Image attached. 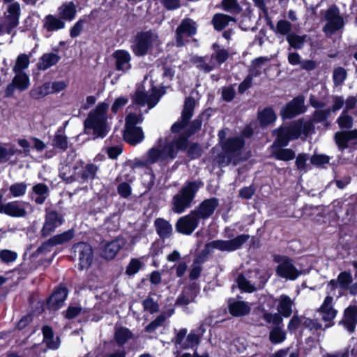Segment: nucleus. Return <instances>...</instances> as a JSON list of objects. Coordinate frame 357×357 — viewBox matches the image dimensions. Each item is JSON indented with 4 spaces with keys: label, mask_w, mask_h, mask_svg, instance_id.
<instances>
[{
    "label": "nucleus",
    "mask_w": 357,
    "mask_h": 357,
    "mask_svg": "<svg viewBox=\"0 0 357 357\" xmlns=\"http://www.w3.org/2000/svg\"><path fill=\"white\" fill-rule=\"evenodd\" d=\"M195 105V102L192 98H186L181 121L172 126V135L165 139L160 138L155 146L149 150L143 160L138 162V165L147 166L158 162H169L176 157L178 151L186 148L187 138L201 126V123L196 121L195 130L189 132L188 128V123L192 116Z\"/></svg>",
    "instance_id": "nucleus-1"
},
{
    "label": "nucleus",
    "mask_w": 357,
    "mask_h": 357,
    "mask_svg": "<svg viewBox=\"0 0 357 357\" xmlns=\"http://www.w3.org/2000/svg\"><path fill=\"white\" fill-rule=\"evenodd\" d=\"M312 130V124L310 121H303L298 120L291 124L288 128H282L277 132V139L272 145V147L275 146H286L289 142L292 139H296L304 135L307 137L311 133Z\"/></svg>",
    "instance_id": "nucleus-2"
},
{
    "label": "nucleus",
    "mask_w": 357,
    "mask_h": 357,
    "mask_svg": "<svg viewBox=\"0 0 357 357\" xmlns=\"http://www.w3.org/2000/svg\"><path fill=\"white\" fill-rule=\"evenodd\" d=\"M109 105L105 102L99 103L91 110L84 121L87 132L92 130L96 137H103L107 133V111Z\"/></svg>",
    "instance_id": "nucleus-3"
},
{
    "label": "nucleus",
    "mask_w": 357,
    "mask_h": 357,
    "mask_svg": "<svg viewBox=\"0 0 357 357\" xmlns=\"http://www.w3.org/2000/svg\"><path fill=\"white\" fill-rule=\"evenodd\" d=\"M161 40L157 33L152 31L138 33L132 41L131 50L136 56H144L159 50Z\"/></svg>",
    "instance_id": "nucleus-4"
},
{
    "label": "nucleus",
    "mask_w": 357,
    "mask_h": 357,
    "mask_svg": "<svg viewBox=\"0 0 357 357\" xmlns=\"http://www.w3.org/2000/svg\"><path fill=\"white\" fill-rule=\"evenodd\" d=\"M98 167L93 164H87L84 167L82 162H77L73 167L66 165L61 169L63 178L67 181L84 182L95 178Z\"/></svg>",
    "instance_id": "nucleus-5"
},
{
    "label": "nucleus",
    "mask_w": 357,
    "mask_h": 357,
    "mask_svg": "<svg viewBox=\"0 0 357 357\" xmlns=\"http://www.w3.org/2000/svg\"><path fill=\"white\" fill-rule=\"evenodd\" d=\"M199 182H190L186 184L173 198L172 211L176 213H183L190 205L195 193L201 187Z\"/></svg>",
    "instance_id": "nucleus-6"
},
{
    "label": "nucleus",
    "mask_w": 357,
    "mask_h": 357,
    "mask_svg": "<svg viewBox=\"0 0 357 357\" xmlns=\"http://www.w3.org/2000/svg\"><path fill=\"white\" fill-rule=\"evenodd\" d=\"M142 121V117L141 115L135 114L128 115L123 137L130 144L135 145L144 139V135L142 128L136 126L137 124L140 123Z\"/></svg>",
    "instance_id": "nucleus-7"
},
{
    "label": "nucleus",
    "mask_w": 357,
    "mask_h": 357,
    "mask_svg": "<svg viewBox=\"0 0 357 357\" xmlns=\"http://www.w3.org/2000/svg\"><path fill=\"white\" fill-rule=\"evenodd\" d=\"M326 22L323 27V31L327 36H331L337 31L343 29L344 22L343 17L340 13V10L336 6H330L324 15Z\"/></svg>",
    "instance_id": "nucleus-8"
},
{
    "label": "nucleus",
    "mask_w": 357,
    "mask_h": 357,
    "mask_svg": "<svg viewBox=\"0 0 357 357\" xmlns=\"http://www.w3.org/2000/svg\"><path fill=\"white\" fill-rule=\"evenodd\" d=\"M205 332V328L201 326L197 331H191L188 335L187 329H181L176 334L174 342L183 349L193 348L198 345L201 335Z\"/></svg>",
    "instance_id": "nucleus-9"
},
{
    "label": "nucleus",
    "mask_w": 357,
    "mask_h": 357,
    "mask_svg": "<svg viewBox=\"0 0 357 357\" xmlns=\"http://www.w3.org/2000/svg\"><path fill=\"white\" fill-rule=\"evenodd\" d=\"M277 274L286 280H295L301 274V271L297 268L293 261L287 257H277Z\"/></svg>",
    "instance_id": "nucleus-10"
},
{
    "label": "nucleus",
    "mask_w": 357,
    "mask_h": 357,
    "mask_svg": "<svg viewBox=\"0 0 357 357\" xmlns=\"http://www.w3.org/2000/svg\"><path fill=\"white\" fill-rule=\"evenodd\" d=\"M351 282V275L347 272H342L337 276V280H331L327 284V294L337 297L341 296L346 290L349 289Z\"/></svg>",
    "instance_id": "nucleus-11"
},
{
    "label": "nucleus",
    "mask_w": 357,
    "mask_h": 357,
    "mask_svg": "<svg viewBox=\"0 0 357 357\" xmlns=\"http://www.w3.org/2000/svg\"><path fill=\"white\" fill-rule=\"evenodd\" d=\"M160 97L159 91L156 88L152 87L149 91H145L144 89L141 86L137 89L133 96V101L139 105L144 106L147 105L149 109H151L156 105Z\"/></svg>",
    "instance_id": "nucleus-12"
},
{
    "label": "nucleus",
    "mask_w": 357,
    "mask_h": 357,
    "mask_svg": "<svg viewBox=\"0 0 357 357\" xmlns=\"http://www.w3.org/2000/svg\"><path fill=\"white\" fill-rule=\"evenodd\" d=\"M3 197V194L1 191L0 213L16 218L24 217L26 215V209L30 208L29 203L24 202H10L3 204L2 202Z\"/></svg>",
    "instance_id": "nucleus-13"
},
{
    "label": "nucleus",
    "mask_w": 357,
    "mask_h": 357,
    "mask_svg": "<svg viewBox=\"0 0 357 357\" xmlns=\"http://www.w3.org/2000/svg\"><path fill=\"white\" fill-rule=\"evenodd\" d=\"M20 15V6L18 3L9 4L4 12L3 20V29L8 33L18 25Z\"/></svg>",
    "instance_id": "nucleus-14"
},
{
    "label": "nucleus",
    "mask_w": 357,
    "mask_h": 357,
    "mask_svg": "<svg viewBox=\"0 0 357 357\" xmlns=\"http://www.w3.org/2000/svg\"><path fill=\"white\" fill-rule=\"evenodd\" d=\"M268 305L277 303V310L284 317H289L292 313L294 306V299L285 294L280 295L278 298L274 299L272 296L266 297Z\"/></svg>",
    "instance_id": "nucleus-15"
},
{
    "label": "nucleus",
    "mask_w": 357,
    "mask_h": 357,
    "mask_svg": "<svg viewBox=\"0 0 357 357\" xmlns=\"http://www.w3.org/2000/svg\"><path fill=\"white\" fill-rule=\"evenodd\" d=\"M250 238L249 235L241 234L227 241H214L209 245L221 251L232 252L239 249Z\"/></svg>",
    "instance_id": "nucleus-16"
},
{
    "label": "nucleus",
    "mask_w": 357,
    "mask_h": 357,
    "mask_svg": "<svg viewBox=\"0 0 357 357\" xmlns=\"http://www.w3.org/2000/svg\"><path fill=\"white\" fill-rule=\"evenodd\" d=\"M199 218L197 212H191L187 215L180 218L176 225L178 232L189 235L191 234L199 225Z\"/></svg>",
    "instance_id": "nucleus-17"
},
{
    "label": "nucleus",
    "mask_w": 357,
    "mask_h": 357,
    "mask_svg": "<svg viewBox=\"0 0 357 357\" xmlns=\"http://www.w3.org/2000/svg\"><path fill=\"white\" fill-rule=\"evenodd\" d=\"M333 296L332 294H328L318 310V312L321 317V319L326 323L325 325L326 328L331 327L333 325L332 321L337 314V310L333 305Z\"/></svg>",
    "instance_id": "nucleus-18"
},
{
    "label": "nucleus",
    "mask_w": 357,
    "mask_h": 357,
    "mask_svg": "<svg viewBox=\"0 0 357 357\" xmlns=\"http://www.w3.org/2000/svg\"><path fill=\"white\" fill-rule=\"evenodd\" d=\"M305 110L304 98L303 97H298L289 102L281 110V116L283 119H291L304 112Z\"/></svg>",
    "instance_id": "nucleus-19"
},
{
    "label": "nucleus",
    "mask_w": 357,
    "mask_h": 357,
    "mask_svg": "<svg viewBox=\"0 0 357 357\" xmlns=\"http://www.w3.org/2000/svg\"><path fill=\"white\" fill-rule=\"evenodd\" d=\"M195 22L190 19L184 20L176 29V43L178 46L184 44V38L196 33Z\"/></svg>",
    "instance_id": "nucleus-20"
},
{
    "label": "nucleus",
    "mask_w": 357,
    "mask_h": 357,
    "mask_svg": "<svg viewBox=\"0 0 357 357\" xmlns=\"http://www.w3.org/2000/svg\"><path fill=\"white\" fill-rule=\"evenodd\" d=\"M112 56L115 61L116 69L123 73H127L132 67L131 66V55L130 54L124 50H116L113 54Z\"/></svg>",
    "instance_id": "nucleus-21"
},
{
    "label": "nucleus",
    "mask_w": 357,
    "mask_h": 357,
    "mask_svg": "<svg viewBox=\"0 0 357 357\" xmlns=\"http://www.w3.org/2000/svg\"><path fill=\"white\" fill-rule=\"evenodd\" d=\"M73 250L79 253L80 268H87L92 261L91 247L86 243H79L73 246Z\"/></svg>",
    "instance_id": "nucleus-22"
},
{
    "label": "nucleus",
    "mask_w": 357,
    "mask_h": 357,
    "mask_svg": "<svg viewBox=\"0 0 357 357\" xmlns=\"http://www.w3.org/2000/svg\"><path fill=\"white\" fill-rule=\"evenodd\" d=\"M62 216L55 211H51L47 213L45 222L42 229L43 234L47 236L50 234L54 229L62 225Z\"/></svg>",
    "instance_id": "nucleus-23"
},
{
    "label": "nucleus",
    "mask_w": 357,
    "mask_h": 357,
    "mask_svg": "<svg viewBox=\"0 0 357 357\" xmlns=\"http://www.w3.org/2000/svg\"><path fill=\"white\" fill-rule=\"evenodd\" d=\"M124 245L125 241L122 238H117L107 243L102 251V256L107 259H112Z\"/></svg>",
    "instance_id": "nucleus-24"
},
{
    "label": "nucleus",
    "mask_w": 357,
    "mask_h": 357,
    "mask_svg": "<svg viewBox=\"0 0 357 357\" xmlns=\"http://www.w3.org/2000/svg\"><path fill=\"white\" fill-rule=\"evenodd\" d=\"M357 324V306H349L344 311V318L343 321L344 326L348 331L352 333L355 330Z\"/></svg>",
    "instance_id": "nucleus-25"
},
{
    "label": "nucleus",
    "mask_w": 357,
    "mask_h": 357,
    "mask_svg": "<svg viewBox=\"0 0 357 357\" xmlns=\"http://www.w3.org/2000/svg\"><path fill=\"white\" fill-rule=\"evenodd\" d=\"M67 297V291L65 288L57 289L50 297L47 305L50 309L56 310L61 307Z\"/></svg>",
    "instance_id": "nucleus-26"
},
{
    "label": "nucleus",
    "mask_w": 357,
    "mask_h": 357,
    "mask_svg": "<svg viewBox=\"0 0 357 357\" xmlns=\"http://www.w3.org/2000/svg\"><path fill=\"white\" fill-rule=\"evenodd\" d=\"M218 205V201L215 198L206 199L202 202L197 212L199 218H206L209 217Z\"/></svg>",
    "instance_id": "nucleus-27"
},
{
    "label": "nucleus",
    "mask_w": 357,
    "mask_h": 357,
    "mask_svg": "<svg viewBox=\"0 0 357 357\" xmlns=\"http://www.w3.org/2000/svg\"><path fill=\"white\" fill-rule=\"evenodd\" d=\"M43 26L47 31H56L64 29L66 24L61 17L48 15L43 20Z\"/></svg>",
    "instance_id": "nucleus-28"
},
{
    "label": "nucleus",
    "mask_w": 357,
    "mask_h": 357,
    "mask_svg": "<svg viewBox=\"0 0 357 357\" xmlns=\"http://www.w3.org/2000/svg\"><path fill=\"white\" fill-rule=\"evenodd\" d=\"M58 13L63 20L72 21L75 18L77 8L73 2H66L59 7Z\"/></svg>",
    "instance_id": "nucleus-29"
},
{
    "label": "nucleus",
    "mask_w": 357,
    "mask_h": 357,
    "mask_svg": "<svg viewBox=\"0 0 357 357\" xmlns=\"http://www.w3.org/2000/svg\"><path fill=\"white\" fill-rule=\"evenodd\" d=\"M229 309L233 316L240 317L248 314L250 307L244 301H233L229 303Z\"/></svg>",
    "instance_id": "nucleus-30"
},
{
    "label": "nucleus",
    "mask_w": 357,
    "mask_h": 357,
    "mask_svg": "<svg viewBox=\"0 0 357 357\" xmlns=\"http://www.w3.org/2000/svg\"><path fill=\"white\" fill-rule=\"evenodd\" d=\"M357 134V130L348 132H337L335 135V140L340 150L347 147V143L351 139H354Z\"/></svg>",
    "instance_id": "nucleus-31"
},
{
    "label": "nucleus",
    "mask_w": 357,
    "mask_h": 357,
    "mask_svg": "<svg viewBox=\"0 0 357 357\" xmlns=\"http://www.w3.org/2000/svg\"><path fill=\"white\" fill-rule=\"evenodd\" d=\"M48 194V187L43 183H38L32 188L31 198L37 204H42L47 197Z\"/></svg>",
    "instance_id": "nucleus-32"
},
{
    "label": "nucleus",
    "mask_w": 357,
    "mask_h": 357,
    "mask_svg": "<svg viewBox=\"0 0 357 357\" xmlns=\"http://www.w3.org/2000/svg\"><path fill=\"white\" fill-rule=\"evenodd\" d=\"M15 73V75L13 77V84H15V89L21 91L26 90L30 86V79L29 75L23 72Z\"/></svg>",
    "instance_id": "nucleus-33"
},
{
    "label": "nucleus",
    "mask_w": 357,
    "mask_h": 357,
    "mask_svg": "<svg viewBox=\"0 0 357 357\" xmlns=\"http://www.w3.org/2000/svg\"><path fill=\"white\" fill-rule=\"evenodd\" d=\"M155 226L158 235L163 238H168L172 231V225L162 218H158L155 221Z\"/></svg>",
    "instance_id": "nucleus-34"
},
{
    "label": "nucleus",
    "mask_w": 357,
    "mask_h": 357,
    "mask_svg": "<svg viewBox=\"0 0 357 357\" xmlns=\"http://www.w3.org/2000/svg\"><path fill=\"white\" fill-rule=\"evenodd\" d=\"M50 94H52L50 82L35 86L30 91L31 97L36 100L41 99Z\"/></svg>",
    "instance_id": "nucleus-35"
},
{
    "label": "nucleus",
    "mask_w": 357,
    "mask_h": 357,
    "mask_svg": "<svg viewBox=\"0 0 357 357\" xmlns=\"http://www.w3.org/2000/svg\"><path fill=\"white\" fill-rule=\"evenodd\" d=\"M59 61V56L53 53L45 54L38 63V68L45 70L55 65Z\"/></svg>",
    "instance_id": "nucleus-36"
},
{
    "label": "nucleus",
    "mask_w": 357,
    "mask_h": 357,
    "mask_svg": "<svg viewBox=\"0 0 357 357\" xmlns=\"http://www.w3.org/2000/svg\"><path fill=\"white\" fill-rule=\"evenodd\" d=\"M73 236L74 231L73 229H70L61 234L53 236L48 240L47 244L52 246L62 244L71 240Z\"/></svg>",
    "instance_id": "nucleus-37"
},
{
    "label": "nucleus",
    "mask_w": 357,
    "mask_h": 357,
    "mask_svg": "<svg viewBox=\"0 0 357 357\" xmlns=\"http://www.w3.org/2000/svg\"><path fill=\"white\" fill-rule=\"evenodd\" d=\"M44 341L47 346L52 349H56L59 347V342L58 337L54 338L53 332L50 327L44 326L43 328Z\"/></svg>",
    "instance_id": "nucleus-38"
},
{
    "label": "nucleus",
    "mask_w": 357,
    "mask_h": 357,
    "mask_svg": "<svg viewBox=\"0 0 357 357\" xmlns=\"http://www.w3.org/2000/svg\"><path fill=\"white\" fill-rule=\"evenodd\" d=\"M278 146L273 147L275 150L273 155L279 160L289 161L294 158L295 152L290 149L277 148Z\"/></svg>",
    "instance_id": "nucleus-39"
},
{
    "label": "nucleus",
    "mask_w": 357,
    "mask_h": 357,
    "mask_svg": "<svg viewBox=\"0 0 357 357\" xmlns=\"http://www.w3.org/2000/svg\"><path fill=\"white\" fill-rule=\"evenodd\" d=\"M276 114L271 108H266L258 114V119L261 126H267L276 120Z\"/></svg>",
    "instance_id": "nucleus-40"
},
{
    "label": "nucleus",
    "mask_w": 357,
    "mask_h": 357,
    "mask_svg": "<svg viewBox=\"0 0 357 357\" xmlns=\"http://www.w3.org/2000/svg\"><path fill=\"white\" fill-rule=\"evenodd\" d=\"M214 53L211 56V60H213L215 63V67L225 62L228 58V52L220 48V47L213 45Z\"/></svg>",
    "instance_id": "nucleus-41"
},
{
    "label": "nucleus",
    "mask_w": 357,
    "mask_h": 357,
    "mask_svg": "<svg viewBox=\"0 0 357 357\" xmlns=\"http://www.w3.org/2000/svg\"><path fill=\"white\" fill-rule=\"evenodd\" d=\"M114 337L117 343L122 345L132 337V334L129 329L124 327H119L116 328Z\"/></svg>",
    "instance_id": "nucleus-42"
},
{
    "label": "nucleus",
    "mask_w": 357,
    "mask_h": 357,
    "mask_svg": "<svg viewBox=\"0 0 357 357\" xmlns=\"http://www.w3.org/2000/svg\"><path fill=\"white\" fill-rule=\"evenodd\" d=\"M230 21H234V19L224 14H216L213 19L214 27L217 30L224 29Z\"/></svg>",
    "instance_id": "nucleus-43"
},
{
    "label": "nucleus",
    "mask_w": 357,
    "mask_h": 357,
    "mask_svg": "<svg viewBox=\"0 0 357 357\" xmlns=\"http://www.w3.org/2000/svg\"><path fill=\"white\" fill-rule=\"evenodd\" d=\"M18 153H21V151L13 146L7 148L0 145V163L6 162L11 156Z\"/></svg>",
    "instance_id": "nucleus-44"
},
{
    "label": "nucleus",
    "mask_w": 357,
    "mask_h": 357,
    "mask_svg": "<svg viewBox=\"0 0 357 357\" xmlns=\"http://www.w3.org/2000/svg\"><path fill=\"white\" fill-rule=\"evenodd\" d=\"M29 66V57L25 54H20L13 67L14 73L22 72L23 70L27 68Z\"/></svg>",
    "instance_id": "nucleus-45"
},
{
    "label": "nucleus",
    "mask_w": 357,
    "mask_h": 357,
    "mask_svg": "<svg viewBox=\"0 0 357 357\" xmlns=\"http://www.w3.org/2000/svg\"><path fill=\"white\" fill-rule=\"evenodd\" d=\"M238 287L245 292L251 293L257 289V284L251 283L243 275H239L237 278Z\"/></svg>",
    "instance_id": "nucleus-46"
},
{
    "label": "nucleus",
    "mask_w": 357,
    "mask_h": 357,
    "mask_svg": "<svg viewBox=\"0 0 357 357\" xmlns=\"http://www.w3.org/2000/svg\"><path fill=\"white\" fill-rule=\"evenodd\" d=\"M309 160V156L306 153H299L296 158V165L297 169L303 173H305L310 169L307 161Z\"/></svg>",
    "instance_id": "nucleus-47"
},
{
    "label": "nucleus",
    "mask_w": 357,
    "mask_h": 357,
    "mask_svg": "<svg viewBox=\"0 0 357 357\" xmlns=\"http://www.w3.org/2000/svg\"><path fill=\"white\" fill-rule=\"evenodd\" d=\"M269 338L274 344L281 343L285 339V333L280 327L275 326L271 331Z\"/></svg>",
    "instance_id": "nucleus-48"
},
{
    "label": "nucleus",
    "mask_w": 357,
    "mask_h": 357,
    "mask_svg": "<svg viewBox=\"0 0 357 357\" xmlns=\"http://www.w3.org/2000/svg\"><path fill=\"white\" fill-rule=\"evenodd\" d=\"M306 36H298L294 33L288 34L287 40L291 47L295 49H301L303 47L305 41Z\"/></svg>",
    "instance_id": "nucleus-49"
},
{
    "label": "nucleus",
    "mask_w": 357,
    "mask_h": 357,
    "mask_svg": "<svg viewBox=\"0 0 357 357\" xmlns=\"http://www.w3.org/2000/svg\"><path fill=\"white\" fill-rule=\"evenodd\" d=\"M193 60L194 62L196 63L197 67L205 72H209L212 70L214 68H215V63L213 62V60H211L209 63H206V58L195 56L193 59Z\"/></svg>",
    "instance_id": "nucleus-50"
},
{
    "label": "nucleus",
    "mask_w": 357,
    "mask_h": 357,
    "mask_svg": "<svg viewBox=\"0 0 357 357\" xmlns=\"http://www.w3.org/2000/svg\"><path fill=\"white\" fill-rule=\"evenodd\" d=\"M243 145V141L241 137L229 139L225 146L226 152L236 151L240 149Z\"/></svg>",
    "instance_id": "nucleus-51"
},
{
    "label": "nucleus",
    "mask_w": 357,
    "mask_h": 357,
    "mask_svg": "<svg viewBox=\"0 0 357 357\" xmlns=\"http://www.w3.org/2000/svg\"><path fill=\"white\" fill-rule=\"evenodd\" d=\"M10 192L14 197L24 195L26 190V185L24 183H17L10 186Z\"/></svg>",
    "instance_id": "nucleus-52"
},
{
    "label": "nucleus",
    "mask_w": 357,
    "mask_h": 357,
    "mask_svg": "<svg viewBox=\"0 0 357 357\" xmlns=\"http://www.w3.org/2000/svg\"><path fill=\"white\" fill-rule=\"evenodd\" d=\"M337 121L341 128H350L353 125V119L347 114L346 111L342 112Z\"/></svg>",
    "instance_id": "nucleus-53"
},
{
    "label": "nucleus",
    "mask_w": 357,
    "mask_h": 357,
    "mask_svg": "<svg viewBox=\"0 0 357 357\" xmlns=\"http://www.w3.org/2000/svg\"><path fill=\"white\" fill-rule=\"evenodd\" d=\"M142 263L138 259H132L126 268V273L128 275L136 274L142 268Z\"/></svg>",
    "instance_id": "nucleus-54"
},
{
    "label": "nucleus",
    "mask_w": 357,
    "mask_h": 357,
    "mask_svg": "<svg viewBox=\"0 0 357 357\" xmlns=\"http://www.w3.org/2000/svg\"><path fill=\"white\" fill-rule=\"evenodd\" d=\"M17 254L9 250H3L0 252V259L3 263H11L16 260Z\"/></svg>",
    "instance_id": "nucleus-55"
},
{
    "label": "nucleus",
    "mask_w": 357,
    "mask_h": 357,
    "mask_svg": "<svg viewBox=\"0 0 357 357\" xmlns=\"http://www.w3.org/2000/svg\"><path fill=\"white\" fill-rule=\"evenodd\" d=\"M333 80L335 85H340L343 83L347 77L346 70L341 68H337L333 71Z\"/></svg>",
    "instance_id": "nucleus-56"
},
{
    "label": "nucleus",
    "mask_w": 357,
    "mask_h": 357,
    "mask_svg": "<svg viewBox=\"0 0 357 357\" xmlns=\"http://www.w3.org/2000/svg\"><path fill=\"white\" fill-rule=\"evenodd\" d=\"M330 158L324 154H314L310 158V162L314 166H321L329 162Z\"/></svg>",
    "instance_id": "nucleus-57"
},
{
    "label": "nucleus",
    "mask_w": 357,
    "mask_h": 357,
    "mask_svg": "<svg viewBox=\"0 0 357 357\" xmlns=\"http://www.w3.org/2000/svg\"><path fill=\"white\" fill-rule=\"evenodd\" d=\"M282 316L278 313H269V312H265L264 314V319L266 321V322L270 324H273L275 325H280L282 322Z\"/></svg>",
    "instance_id": "nucleus-58"
},
{
    "label": "nucleus",
    "mask_w": 357,
    "mask_h": 357,
    "mask_svg": "<svg viewBox=\"0 0 357 357\" xmlns=\"http://www.w3.org/2000/svg\"><path fill=\"white\" fill-rule=\"evenodd\" d=\"M277 31L282 35H287L291 29V24L286 20H280L276 26Z\"/></svg>",
    "instance_id": "nucleus-59"
},
{
    "label": "nucleus",
    "mask_w": 357,
    "mask_h": 357,
    "mask_svg": "<svg viewBox=\"0 0 357 357\" xmlns=\"http://www.w3.org/2000/svg\"><path fill=\"white\" fill-rule=\"evenodd\" d=\"M257 73H251L238 86V91L240 93H243L252 85V81L253 77L257 76Z\"/></svg>",
    "instance_id": "nucleus-60"
},
{
    "label": "nucleus",
    "mask_w": 357,
    "mask_h": 357,
    "mask_svg": "<svg viewBox=\"0 0 357 357\" xmlns=\"http://www.w3.org/2000/svg\"><path fill=\"white\" fill-rule=\"evenodd\" d=\"M222 6L227 11L236 13L239 11V6L236 0H223Z\"/></svg>",
    "instance_id": "nucleus-61"
},
{
    "label": "nucleus",
    "mask_w": 357,
    "mask_h": 357,
    "mask_svg": "<svg viewBox=\"0 0 357 357\" xmlns=\"http://www.w3.org/2000/svg\"><path fill=\"white\" fill-rule=\"evenodd\" d=\"M53 145L56 147H58L61 149H65L67 148V139L66 137L61 135L57 134L55 135L54 139L53 140Z\"/></svg>",
    "instance_id": "nucleus-62"
},
{
    "label": "nucleus",
    "mask_w": 357,
    "mask_h": 357,
    "mask_svg": "<svg viewBox=\"0 0 357 357\" xmlns=\"http://www.w3.org/2000/svg\"><path fill=\"white\" fill-rule=\"evenodd\" d=\"M144 307L146 310L151 313H154L158 311V305L152 298H148L143 302Z\"/></svg>",
    "instance_id": "nucleus-63"
},
{
    "label": "nucleus",
    "mask_w": 357,
    "mask_h": 357,
    "mask_svg": "<svg viewBox=\"0 0 357 357\" xmlns=\"http://www.w3.org/2000/svg\"><path fill=\"white\" fill-rule=\"evenodd\" d=\"M50 85L52 93H56L62 91L67 87V84L63 81L50 82Z\"/></svg>",
    "instance_id": "nucleus-64"
}]
</instances>
